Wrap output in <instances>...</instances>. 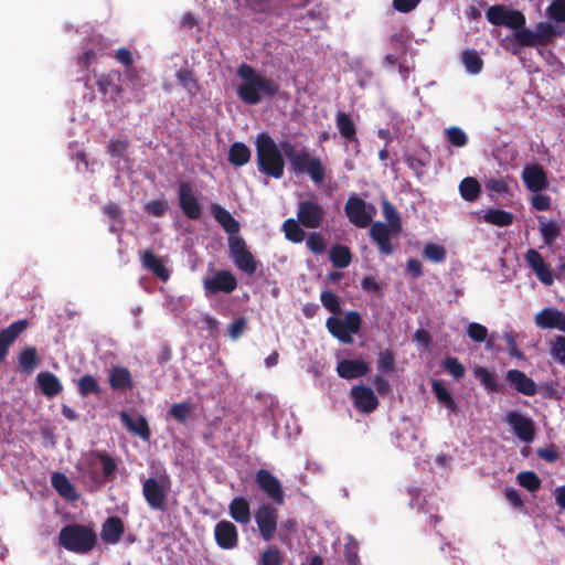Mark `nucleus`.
Instances as JSON below:
<instances>
[{
	"label": "nucleus",
	"mask_w": 565,
	"mask_h": 565,
	"mask_svg": "<svg viewBox=\"0 0 565 565\" xmlns=\"http://www.w3.org/2000/svg\"><path fill=\"white\" fill-rule=\"evenodd\" d=\"M237 75L243 79L237 87V95L247 105H257L264 97H274L279 92V84L259 73L253 66L243 63L237 68Z\"/></svg>",
	"instance_id": "1"
},
{
	"label": "nucleus",
	"mask_w": 565,
	"mask_h": 565,
	"mask_svg": "<svg viewBox=\"0 0 565 565\" xmlns=\"http://www.w3.org/2000/svg\"><path fill=\"white\" fill-rule=\"evenodd\" d=\"M280 146L288 160L290 173L297 177L308 175L318 185L324 182L327 169L320 157L306 148L297 149L296 145L288 140L281 141Z\"/></svg>",
	"instance_id": "2"
},
{
	"label": "nucleus",
	"mask_w": 565,
	"mask_h": 565,
	"mask_svg": "<svg viewBox=\"0 0 565 565\" xmlns=\"http://www.w3.org/2000/svg\"><path fill=\"white\" fill-rule=\"evenodd\" d=\"M255 145L258 171L274 179L282 178L286 163L281 146H278L267 132L259 134Z\"/></svg>",
	"instance_id": "3"
},
{
	"label": "nucleus",
	"mask_w": 565,
	"mask_h": 565,
	"mask_svg": "<svg viewBox=\"0 0 565 565\" xmlns=\"http://www.w3.org/2000/svg\"><path fill=\"white\" fill-rule=\"evenodd\" d=\"M58 544L70 552L87 554L96 546L97 535L88 525L67 524L58 533Z\"/></svg>",
	"instance_id": "4"
},
{
	"label": "nucleus",
	"mask_w": 565,
	"mask_h": 565,
	"mask_svg": "<svg viewBox=\"0 0 565 565\" xmlns=\"http://www.w3.org/2000/svg\"><path fill=\"white\" fill-rule=\"evenodd\" d=\"M86 466L89 481L95 489H98L104 481L113 480L117 470L116 460L102 450L93 451Z\"/></svg>",
	"instance_id": "5"
},
{
	"label": "nucleus",
	"mask_w": 565,
	"mask_h": 565,
	"mask_svg": "<svg viewBox=\"0 0 565 565\" xmlns=\"http://www.w3.org/2000/svg\"><path fill=\"white\" fill-rule=\"evenodd\" d=\"M361 324L362 318L358 311H349L342 319L329 317L326 322L328 331L345 344L353 343V334L359 333Z\"/></svg>",
	"instance_id": "6"
},
{
	"label": "nucleus",
	"mask_w": 565,
	"mask_h": 565,
	"mask_svg": "<svg viewBox=\"0 0 565 565\" xmlns=\"http://www.w3.org/2000/svg\"><path fill=\"white\" fill-rule=\"evenodd\" d=\"M230 256L239 270L253 276L258 268V262L247 249L246 242L241 236H228Z\"/></svg>",
	"instance_id": "7"
},
{
	"label": "nucleus",
	"mask_w": 565,
	"mask_h": 565,
	"mask_svg": "<svg viewBox=\"0 0 565 565\" xmlns=\"http://www.w3.org/2000/svg\"><path fill=\"white\" fill-rule=\"evenodd\" d=\"M487 20L495 26L520 29L525 24V17L521 11L507 9L504 6H491L486 12Z\"/></svg>",
	"instance_id": "8"
},
{
	"label": "nucleus",
	"mask_w": 565,
	"mask_h": 565,
	"mask_svg": "<svg viewBox=\"0 0 565 565\" xmlns=\"http://www.w3.org/2000/svg\"><path fill=\"white\" fill-rule=\"evenodd\" d=\"M177 195L179 206L183 214L192 221H198L202 216V204L200 203L193 185L190 182L182 181L178 184Z\"/></svg>",
	"instance_id": "9"
},
{
	"label": "nucleus",
	"mask_w": 565,
	"mask_h": 565,
	"mask_svg": "<svg viewBox=\"0 0 565 565\" xmlns=\"http://www.w3.org/2000/svg\"><path fill=\"white\" fill-rule=\"evenodd\" d=\"M275 503H262L254 513L259 534L264 541H271L277 530L278 511Z\"/></svg>",
	"instance_id": "10"
},
{
	"label": "nucleus",
	"mask_w": 565,
	"mask_h": 565,
	"mask_svg": "<svg viewBox=\"0 0 565 565\" xmlns=\"http://www.w3.org/2000/svg\"><path fill=\"white\" fill-rule=\"evenodd\" d=\"M255 482L264 494L277 505L285 503V492L279 479L267 469H259L255 473Z\"/></svg>",
	"instance_id": "11"
},
{
	"label": "nucleus",
	"mask_w": 565,
	"mask_h": 565,
	"mask_svg": "<svg viewBox=\"0 0 565 565\" xmlns=\"http://www.w3.org/2000/svg\"><path fill=\"white\" fill-rule=\"evenodd\" d=\"M205 295L231 294L237 288V279L230 270H218L202 281Z\"/></svg>",
	"instance_id": "12"
},
{
	"label": "nucleus",
	"mask_w": 565,
	"mask_h": 565,
	"mask_svg": "<svg viewBox=\"0 0 565 565\" xmlns=\"http://www.w3.org/2000/svg\"><path fill=\"white\" fill-rule=\"evenodd\" d=\"M216 545L224 551L235 550L239 544L237 526L228 520L218 521L213 531Z\"/></svg>",
	"instance_id": "13"
},
{
	"label": "nucleus",
	"mask_w": 565,
	"mask_h": 565,
	"mask_svg": "<svg viewBox=\"0 0 565 565\" xmlns=\"http://www.w3.org/2000/svg\"><path fill=\"white\" fill-rule=\"evenodd\" d=\"M344 212L349 221L356 227L364 228L371 224L372 215L367 212V204L356 194H352L348 199Z\"/></svg>",
	"instance_id": "14"
},
{
	"label": "nucleus",
	"mask_w": 565,
	"mask_h": 565,
	"mask_svg": "<svg viewBox=\"0 0 565 565\" xmlns=\"http://www.w3.org/2000/svg\"><path fill=\"white\" fill-rule=\"evenodd\" d=\"M324 210L315 201H300L298 203L297 220L307 228H318L323 222Z\"/></svg>",
	"instance_id": "15"
},
{
	"label": "nucleus",
	"mask_w": 565,
	"mask_h": 565,
	"mask_svg": "<svg viewBox=\"0 0 565 565\" xmlns=\"http://www.w3.org/2000/svg\"><path fill=\"white\" fill-rule=\"evenodd\" d=\"M398 234L399 233L393 232L385 223L380 221L374 222L370 227V237L372 242L376 244L380 254L383 256H390L394 253L395 248L391 242V237Z\"/></svg>",
	"instance_id": "16"
},
{
	"label": "nucleus",
	"mask_w": 565,
	"mask_h": 565,
	"mask_svg": "<svg viewBox=\"0 0 565 565\" xmlns=\"http://www.w3.org/2000/svg\"><path fill=\"white\" fill-rule=\"evenodd\" d=\"M507 423L512 427L520 440L530 443L534 439L535 428L531 418L516 411H511L507 414Z\"/></svg>",
	"instance_id": "17"
},
{
	"label": "nucleus",
	"mask_w": 565,
	"mask_h": 565,
	"mask_svg": "<svg viewBox=\"0 0 565 565\" xmlns=\"http://www.w3.org/2000/svg\"><path fill=\"white\" fill-rule=\"evenodd\" d=\"M142 494L151 509H164L167 490L156 478H148L142 481Z\"/></svg>",
	"instance_id": "18"
},
{
	"label": "nucleus",
	"mask_w": 565,
	"mask_h": 565,
	"mask_svg": "<svg viewBox=\"0 0 565 565\" xmlns=\"http://www.w3.org/2000/svg\"><path fill=\"white\" fill-rule=\"evenodd\" d=\"M521 178L526 189L533 193L544 191L548 186L546 172L540 164L525 166Z\"/></svg>",
	"instance_id": "19"
},
{
	"label": "nucleus",
	"mask_w": 565,
	"mask_h": 565,
	"mask_svg": "<svg viewBox=\"0 0 565 565\" xmlns=\"http://www.w3.org/2000/svg\"><path fill=\"white\" fill-rule=\"evenodd\" d=\"M28 327L29 321L26 319H21L12 322L0 331V364L4 362L10 347Z\"/></svg>",
	"instance_id": "20"
},
{
	"label": "nucleus",
	"mask_w": 565,
	"mask_h": 565,
	"mask_svg": "<svg viewBox=\"0 0 565 565\" xmlns=\"http://www.w3.org/2000/svg\"><path fill=\"white\" fill-rule=\"evenodd\" d=\"M28 327L29 321L26 319H21L12 322L0 331V364L4 362L10 347Z\"/></svg>",
	"instance_id": "21"
},
{
	"label": "nucleus",
	"mask_w": 565,
	"mask_h": 565,
	"mask_svg": "<svg viewBox=\"0 0 565 565\" xmlns=\"http://www.w3.org/2000/svg\"><path fill=\"white\" fill-rule=\"evenodd\" d=\"M534 322L540 329H556L565 332V312L554 307L540 310L534 317Z\"/></svg>",
	"instance_id": "22"
},
{
	"label": "nucleus",
	"mask_w": 565,
	"mask_h": 565,
	"mask_svg": "<svg viewBox=\"0 0 565 565\" xmlns=\"http://www.w3.org/2000/svg\"><path fill=\"white\" fill-rule=\"evenodd\" d=\"M354 407L362 413H372L379 406L374 392L365 385H355L351 388Z\"/></svg>",
	"instance_id": "23"
},
{
	"label": "nucleus",
	"mask_w": 565,
	"mask_h": 565,
	"mask_svg": "<svg viewBox=\"0 0 565 565\" xmlns=\"http://www.w3.org/2000/svg\"><path fill=\"white\" fill-rule=\"evenodd\" d=\"M108 383L115 392H127L135 387L130 371L122 365H114L109 369Z\"/></svg>",
	"instance_id": "24"
},
{
	"label": "nucleus",
	"mask_w": 565,
	"mask_h": 565,
	"mask_svg": "<svg viewBox=\"0 0 565 565\" xmlns=\"http://www.w3.org/2000/svg\"><path fill=\"white\" fill-rule=\"evenodd\" d=\"M507 381L518 393L523 395L533 396L537 392L535 382L520 370H509Z\"/></svg>",
	"instance_id": "25"
},
{
	"label": "nucleus",
	"mask_w": 565,
	"mask_h": 565,
	"mask_svg": "<svg viewBox=\"0 0 565 565\" xmlns=\"http://www.w3.org/2000/svg\"><path fill=\"white\" fill-rule=\"evenodd\" d=\"M211 213L215 221L230 236H237L241 231L239 222L221 204H211Z\"/></svg>",
	"instance_id": "26"
},
{
	"label": "nucleus",
	"mask_w": 565,
	"mask_h": 565,
	"mask_svg": "<svg viewBox=\"0 0 565 565\" xmlns=\"http://www.w3.org/2000/svg\"><path fill=\"white\" fill-rule=\"evenodd\" d=\"M370 366L363 360L344 359L337 365V373L345 380L358 379L369 373Z\"/></svg>",
	"instance_id": "27"
},
{
	"label": "nucleus",
	"mask_w": 565,
	"mask_h": 565,
	"mask_svg": "<svg viewBox=\"0 0 565 565\" xmlns=\"http://www.w3.org/2000/svg\"><path fill=\"white\" fill-rule=\"evenodd\" d=\"M140 262L143 268L152 273L161 281L166 282L170 278V270L164 266L162 259L158 257L151 249H146Z\"/></svg>",
	"instance_id": "28"
},
{
	"label": "nucleus",
	"mask_w": 565,
	"mask_h": 565,
	"mask_svg": "<svg viewBox=\"0 0 565 565\" xmlns=\"http://www.w3.org/2000/svg\"><path fill=\"white\" fill-rule=\"evenodd\" d=\"M122 425L132 434L139 436L143 440H149L151 431L146 417L139 415L132 418L127 412L122 411L120 414Z\"/></svg>",
	"instance_id": "29"
},
{
	"label": "nucleus",
	"mask_w": 565,
	"mask_h": 565,
	"mask_svg": "<svg viewBox=\"0 0 565 565\" xmlns=\"http://www.w3.org/2000/svg\"><path fill=\"white\" fill-rule=\"evenodd\" d=\"M125 532L124 522L119 516H109L103 524L100 537L105 543L116 544Z\"/></svg>",
	"instance_id": "30"
},
{
	"label": "nucleus",
	"mask_w": 565,
	"mask_h": 565,
	"mask_svg": "<svg viewBox=\"0 0 565 565\" xmlns=\"http://www.w3.org/2000/svg\"><path fill=\"white\" fill-rule=\"evenodd\" d=\"M231 518L238 524L246 525L252 520L250 504L245 497H235L228 504Z\"/></svg>",
	"instance_id": "31"
},
{
	"label": "nucleus",
	"mask_w": 565,
	"mask_h": 565,
	"mask_svg": "<svg viewBox=\"0 0 565 565\" xmlns=\"http://www.w3.org/2000/svg\"><path fill=\"white\" fill-rule=\"evenodd\" d=\"M51 483L54 490L63 499L67 501L78 500V493L76 492L74 484L68 480V478L64 473L54 472L51 477Z\"/></svg>",
	"instance_id": "32"
},
{
	"label": "nucleus",
	"mask_w": 565,
	"mask_h": 565,
	"mask_svg": "<svg viewBox=\"0 0 565 565\" xmlns=\"http://www.w3.org/2000/svg\"><path fill=\"white\" fill-rule=\"evenodd\" d=\"M403 159L415 175L420 179L424 175V169L429 164L430 156L424 149L422 151L404 152Z\"/></svg>",
	"instance_id": "33"
},
{
	"label": "nucleus",
	"mask_w": 565,
	"mask_h": 565,
	"mask_svg": "<svg viewBox=\"0 0 565 565\" xmlns=\"http://www.w3.org/2000/svg\"><path fill=\"white\" fill-rule=\"evenodd\" d=\"M41 392L49 398L58 395L63 386L56 375L50 372H41L36 376Z\"/></svg>",
	"instance_id": "34"
},
{
	"label": "nucleus",
	"mask_w": 565,
	"mask_h": 565,
	"mask_svg": "<svg viewBox=\"0 0 565 565\" xmlns=\"http://www.w3.org/2000/svg\"><path fill=\"white\" fill-rule=\"evenodd\" d=\"M565 33L564 26H555L550 22H540L535 29V40L539 45L545 46L552 42L554 38H559Z\"/></svg>",
	"instance_id": "35"
},
{
	"label": "nucleus",
	"mask_w": 565,
	"mask_h": 565,
	"mask_svg": "<svg viewBox=\"0 0 565 565\" xmlns=\"http://www.w3.org/2000/svg\"><path fill=\"white\" fill-rule=\"evenodd\" d=\"M335 125L341 136L348 142H358L356 127L349 114L338 111L335 117Z\"/></svg>",
	"instance_id": "36"
},
{
	"label": "nucleus",
	"mask_w": 565,
	"mask_h": 565,
	"mask_svg": "<svg viewBox=\"0 0 565 565\" xmlns=\"http://www.w3.org/2000/svg\"><path fill=\"white\" fill-rule=\"evenodd\" d=\"M330 262L335 268H347L352 262V254L348 246L335 244L330 249Z\"/></svg>",
	"instance_id": "37"
},
{
	"label": "nucleus",
	"mask_w": 565,
	"mask_h": 565,
	"mask_svg": "<svg viewBox=\"0 0 565 565\" xmlns=\"http://www.w3.org/2000/svg\"><path fill=\"white\" fill-rule=\"evenodd\" d=\"M250 150L245 143L236 141L230 147L228 161L235 167H242L250 160Z\"/></svg>",
	"instance_id": "38"
},
{
	"label": "nucleus",
	"mask_w": 565,
	"mask_h": 565,
	"mask_svg": "<svg viewBox=\"0 0 565 565\" xmlns=\"http://www.w3.org/2000/svg\"><path fill=\"white\" fill-rule=\"evenodd\" d=\"M18 362L22 373L31 374L40 362L36 349L34 347H26L20 352Z\"/></svg>",
	"instance_id": "39"
},
{
	"label": "nucleus",
	"mask_w": 565,
	"mask_h": 565,
	"mask_svg": "<svg viewBox=\"0 0 565 565\" xmlns=\"http://www.w3.org/2000/svg\"><path fill=\"white\" fill-rule=\"evenodd\" d=\"M382 213L386 220V226L395 233H401L403 230L401 215L390 201L382 202Z\"/></svg>",
	"instance_id": "40"
},
{
	"label": "nucleus",
	"mask_w": 565,
	"mask_h": 565,
	"mask_svg": "<svg viewBox=\"0 0 565 565\" xmlns=\"http://www.w3.org/2000/svg\"><path fill=\"white\" fill-rule=\"evenodd\" d=\"M483 218L487 223L502 227L511 225L513 223L514 215L505 210L489 209L486 211Z\"/></svg>",
	"instance_id": "41"
},
{
	"label": "nucleus",
	"mask_w": 565,
	"mask_h": 565,
	"mask_svg": "<svg viewBox=\"0 0 565 565\" xmlns=\"http://www.w3.org/2000/svg\"><path fill=\"white\" fill-rule=\"evenodd\" d=\"M77 392L82 397L98 396L102 394V387L93 375L86 374L78 379Z\"/></svg>",
	"instance_id": "42"
},
{
	"label": "nucleus",
	"mask_w": 565,
	"mask_h": 565,
	"mask_svg": "<svg viewBox=\"0 0 565 565\" xmlns=\"http://www.w3.org/2000/svg\"><path fill=\"white\" fill-rule=\"evenodd\" d=\"M461 61L468 73L479 74L483 68V61L475 49L465 50L461 54Z\"/></svg>",
	"instance_id": "43"
},
{
	"label": "nucleus",
	"mask_w": 565,
	"mask_h": 565,
	"mask_svg": "<svg viewBox=\"0 0 565 565\" xmlns=\"http://www.w3.org/2000/svg\"><path fill=\"white\" fill-rule=\"evenodd\" d=\"M473 374L488 392L493 393L499 391V384L493 371H490L483 366H478L473 370Z\"/></svg>",
	"instance_id": "44"
},
{
	"label": "nucleus",
	"mask_w": 565,
	"mask_h": 565,
	"mask_svg": "<svg viewBox=\"0 0 565 565\" xmlns=\"http://www.w3.org/2000/svg\"><path fill=\"white\" fill-rule=\"evenodd\" d=\"M301 224L298 220L287 218L282 223V231L285 232V236L288 241L292 243H301L306 238V232L300 226Z\"/></svg>",
	"instance_id": "45"
},
{
	"label": "nucleus",
	"mask_w": 565,
	"mask_h": 565,
	"mask_svg": "<svg viewBox=\"0 0 565 565\" xmlns=\"http://www.w3.org/2000/svg\"><path fill=\"white\" fill-rule=\"evenodd\" d=\"M540 222V233L543 237V241L546 245H552L561 235V226L557 222L550 221L543 222V216L539 217Z\"/></svg>",
	"instance_id": "46"
},
{
	"label": "nucleus",
	"mask_w": 565,
	"mask_h": 565,
	"mask_svg": "<svg viewBox=\"0 0 565 565\" xmlns=\"http://www.w3.org/2000/svg\"><path fill=\"white\" fill-rule=\"evenodd\" d=\"M459 191L460 195L466 201L472 202L479 196L481 188L477 179L472 177H467L463 180H461L459 184Z\"/></svg>",
	"instance_id": "47"
},
{
	"label": "nucleus",
	"mask_w": 565,
	"mask_h": 565,
	"mask_svg": "<svg viewBox=\"0 0 565 565\" xmlns=\"http://www.w3.org/2000/svg\"><path fill=\"white\" fill-rule=\"evenodd\" d=\"M433 392L439 403L444 404L450 412H455L457 405L448 391V388L440 381H434L431 384Z\"/></svg>",
	"instance_id": "48"
},
{
	"label": "nucleus",
	"mask_w": 565,
	"mask_h": 565,
	"mask_svg": "<svg viewBox=\"0 0 565 565\" xmlns=\"http://www.w3.org/2000/svg\"><path fill=\"white\" fill-rule=\"evenodd\" d=\"M175 77L180 85H182V87L190 94L194 95L199 90V83L193 71L189 68H181L177 72Z\"/></svg>",
	"instance_id": "49"
},
{
	"label": "nucleus",
	"mask_w": 565,
	"mask_h": 565,
	"mask_svg": "<svg viewBox=\"0 0 565 565\" xmlns=\"http://www.w3.org/2000/svg\"><path fill=\"white\" fill-rule=\"evenodd\" d=\"M516 479L519 484L530 492H535L541 488V479L533 471L519 472Z\"/></svg>",
	"instance_id": "50"
},
{
	"label": "nucleus",
	"mask_w": 565,
	"mask_h": 565,
	"mask_svg": "<svg viewBox=\"0 0 565 565\" xmlns=\"http://www.w3.org/2000/svg\"><path fill=\"white\" fill-rule=\"evenodd\" d=\"M443 366L447 373L452 375L456 380H460L466 374L463 364L455 356H447L443 361Z\"/></svg>",
	"instance_id": "51"
},
{
	"label": "nucleus",
	"mask_w": 565,
	"mask_h": 565,
	"mask_svg": "<svg viewBox=\"0 0 565 565\" xmlns=\"http://www.w3.org/2000/svg\"><path fill=\"white\" fill-rule=\"evenodd\" d=\"M284 557L277 546H268L260 555L259 565H282Z\"/></svg>",
	"instance_id": "52"
},
{
	"label": "nucleus",
	"mask_w": 565,
	"mask_h": 565,
	"mask_svg": "<svg viewBox=\"0 0 565 565\" xmlns=\"http://www.w3.org/2000/svg\"><path fill=\"white\" fill-rule=\"evenodd\" d=\"M514 30V39L521 46L533 47L539 45L537 40H535V31H531L523 26Z\"/></svg>",
	"instance_id": "53"
},
{
	"label": "nucleus",
	"mask_w": 565,
	"mask_h": 565,
	"mask_svg": "<svg viewBox=\"0 0 565 565\" xmlns=\"http://www.w3.org/2000/svg\"><path fill=\"white\" fill-rule=\"evenodd\" d=\"M446 137L450 145L455 147H465L468 143V136L466 132L457 127L452 126L446 129Z\"/></svg>",
	"instance_id": "54"
},
{
	"label": "nucleus",
	"mask_w": 565,
	"mask_h": 565,
	"mask_svg": "<svg viewBox=\"0 0 565 565\" xmlns=\"http://www.w3.org/2000/svg\"><path fill=\"white\" fill-rule=\"evenodd\" d=\"M550 353L561 364H565V337L556 335L550 343Z\"/></svg>",
	"instance_id": "55"
},
{
	"label": "nucleus",
	"mask_w": 565,
	"mask_h": 565,
	"mask_svg": "<svg viewBox=\"0 0 565 565\" xmlns=\"http://www.w3.org/2000/svg\"><path fill=\"white\" fill-rule=\"evenodd\" d=\"M424 256L433 263H443L446 258V250L435 243H427L424 247Z\"/></svg>",
	"instance_id": "56"
},
{
	"label": "nucleus",
	"mask_w": 565,
	"mask_h": 565,
	"mask_svg": "<svg viewBox=\"0 0 565 565\" xmlns=\"http://www.w3.org/2000/svg\"><path fill=\"white\" fill-rule=\"evenodd\" d=\"M320 300L324 308L332 315H339L341 312V305L339 297L332 291H322Z\"/></svg>",
	"instance_id": "57"
},
{
	"label": "nucleus",
	"mask_w": 565,
	"mask_h": 565,
	"mask_svg": "<svg viewBox=\"0 0 565 565\" xmlns=\"http://www.w3.org/2000/svg\"><path fill=\"white\" fill-rule=\"evenodd\" d=\"M307 247L316 255L323 254L327 248L326 239L318 232H312L307 238Z\"/></svg>",
	"instance_id": "58"
},
{
	"label": "nucleus",
	"mask_w": 565,
	"mask_h": 565,
	"mask_svg": "<svg viewBox=\"0 0 565 565\" xmlns=\"http://www.w3.org/2000/svg\"><path fill=\"white\" fill-rule=\"evenodd\" d=\"M129 143L127 139H111L107 146V153L115 158H124Z\"/></svg>",
	"instance_id": "59"
},
{
	"label": "nucleus",
	"mask_w": 565,
	"mask_h": 565,
	"mask_svg": "<svg viewBox=\"0 0 565 565\" xmlns=\"http://www.w3.org/2000/svg\"><path fill=\"white\" fill-rule=\"evenodd\" d=\"M516 338L518 334L514 332H504L503 334L509 355L521 360L524 359V353L519 349Z\"/></svg>",
	"instance_id": "60"
},
{
	"label": "nucleus",
	"mask_w": 565,
	"mask_h": 565,
	"mask_svg": "<svg viewBox=\"0 0 565 565\" xmlns=\"http://www.w3.org/2000/svg\"><path fill=\"white\" fill-rule=\"evenodd\" d=\"M98 90L103 95H107L109 93L116 92L119 93L120 88L115 84L114 75L104 74L97 79Z\"/></svg>",
	"instance_id": "61"
},
{
	"label": "nucleus",
	"mask_w": 565,
	"mask_h": 565,
	"mask_svg": "<svg viewBox=\"0 0 565 565\" xmlns=\"http://www.w3.org/2000/svg\"><path fill=\"white\" fill-rule=\"evenodd\" d=\"M191 405L189 403H175L170 409L169 414L180 423H184L191 413Z\"/></svg>",
	"instance_id": "62"
},
{
	"label": "nucleus",
	"mask_w": 565,
	"mask_h": 565,
	"mask_svg": "<svg viewBox=\"0 0 565 565\" xmlns=\"http://www.w3.org/2000/svg\"><path fill=\"white\" fill-rule=\"evenodd\" d=\"M467 334L476 342H483L488 337V329L478 322H470L467 327Z\"/></svg>",
	"instance_id": "63"
},
{
	"label": "nucleus",
	"mask_w": 565,
	"mask_h": 565,
	"mask_svg": "<svg viewBox=\"0 0 565 565\" xmlns=\"http://www.w3.org/2000/svg\"><path fill=\"white\" fill-rule=\"evenodd\" d=\"M550 18L556 22H565V0H554L547 8Z\"/></svg>",
	"instance_id": "64"
}]
</instances>
